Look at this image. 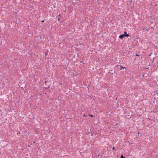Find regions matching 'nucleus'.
<instances>
[{"mask_svg":"<svg viewBox=\"0 0 158 158\" xmlns=\"http://www.w3.org/2000/svg\"><path fill=\"white\" fill-rule=\"evenodd\" d=\"M125 37V34H122L120 35L119 36V38L121 39H123V38Z\"/></svg>","mask_w":158,"mask_h":158,"instance_id":"1","label":"nucleus"},{"mask_svg":"<svg viewBox=\"0 0 158 158\" xmlns=\"http://www.w3.org/2000/svg\"><path fill=\"white\" fill-rule=\"evenodd\" d=\"M123 69H127V68H126L125 67H123L122 66V65H120V70H122Z\"/></svg>","mask_w":158,"mask_h":158,"instance_id":"2","label":"nucleus"},{"mask_svg":"<svg viewBox=\"0 0 158 158\" xmlns=\"http://www.w3.org/2000/svg\"><path fill=\"white\" fill-rule=\"evenodd\" d=\"M120 158H125V157L123 155H121L120 156Z\"/></svg>","mask_w":158,"mask_h":158,"instance_id":"3","label":"nucleus"},{"mask_svg":"<svg viewBox=\"0 0 158 158\" xmlns=\"http://www.w3.org/2000/svg\"><path fill=\"white\" fill-rule=\"evenodd\" d=\"M125 37H128L129 36V35L128 34H125Z\"/></svg>","mask_w":158,"mask_h":158,"instance_id":"4","label":"nucleus"},{"mask_svg":"<svg viewBox=\"0 0 158 158\" xmlns=\"http://www.w3.org/2000/svg\"><path fill=\"white\" fill-rule=\"evenodd\" d=\"M131 2H132L131 0H130V3H129V5H131Z\"/></svg>","mask_w":158,"mask_h":158,"instance_id":"5","label":"nucleus"},{"mask_svg":"<svg viewBox=\"0 0 158 158\" xmlns=\"http://www.w3.org/2000/svg\"><path fill=\"white\" fill-rule=\"evenodd\" d=\"M89 115L91 116V117H93L94 116L93 115L91 114H89Z\"/></svg>","mask_w":158,"mask_h":158,"instance_id":"6","label":"nucleus"},{"mask_svg":"<svg viewBox=\"0 0 158 158\" xmlns=\"http://www.w3.org/2000/svg\"><path fill=\"white\" fill-rule=\"evenodd\" d=\"M57 19L59 21H60V19L59 18H58Z\"/></svg>","mask_w":158,"mask_h":158,"instance_id":"7","label":"nucleus"},{"mask_svg":"<svg viewBox=\"0 0 158 158\" xmlns=\"http://www.w3.org/2000/svg\"><path fill=\"white\" fill-rule=\"evenodd\" d=\"M127 33V32L126 31H125L124 32V34H126Z\"/></svg>","mask_w":158,"mask_h":158,"instance_id":"8","label":"nucleus"},{"mask_svg":"<svg viewBox=\"0 0 158 158\" xmlns=\"http://www.w3.org/2000/svg\"><path fill=\"white\" fill-rule=\"evenodd\" d=\"M140 55H139V56H140ZM136 56H139V55H138V54H136Z\"/></svg>","mask_w":158,"mask_h":158,"instance_id":"9","label":"nucleus"},{"mask_svg":"<svg viewBox=\"0 0 158 158\" xmlns=\"http://www.w3.org/2000/svg\"><path fill=\"white\" fill-rule=\"evenodd\" d=\"M48 88H49V86H48V87H46L45 88V89H48Z\"/></svg>","mask_w":158,"mask_h":158,"instance_id":"10","label":"nucleus"},{"mask_svg":"<svg viewBox=\"0 0 158 158\" xmlns=\"http://www.w3.org/2000/svg\"><path fill=\"white\" fill-rule=\"evenodd\" d=\"M114 149H115V147H113V148H112V150H114Z\"/></svg>","mask_w":158,"mask_h":158,"instance_id":"11","label":"nucleus"},{"mask_svg":"<svg viewBox=\"0 0 158 158\" xmlns=\"http://www.w3.org/2000/svg\"><path fill=\"white\" fill-rule=\"evenodd\" d=\"M58 17H60V15H58Z\"/></svg>","mask_w":158,"mask_h":158,"instance_id":"12","label":"nucleus"},{"mask_svg":"<svg viewBox=\"0 0 158 158\" xmlns=\"http://www.w3.org/2000/svg\"><path fill=\"white\" fill-rule=\"evenodd\" d=\"M44 22V20H42L41 21V22L42 23V22Z\"/></svg>","mask_w":158,"mask_h":158,"instance_id":"13","label":"nucleus"},{"mask_svg":"<svg viewBox=\"0 0 158 158\" xmlns=\"http://www.w3.org/2000/svg\"><path fill=\"white\" fill-rule=\"evenodd\" d=\"M47 81H45V83H47Z\"/></svg>","mask_w":158,"mask_h":158,"instance_id":"14","label":"nucleus"},{"mask_svg":"<svg viewBox=\"0 0 158 158\" xmlns=\"http://www.w3.org/2000/svg\"><path fill=\"white\" fill-rule=\"evenodd\" d=\"M20 132H19V133H17V134H20Z\"/></svg>","mask_w":158,"mask_h":158,"instance_id":"15","label":"nucleus"},{"mask_svg":"<svg viewBox=\"0 0 158 158\" xmlns=\"http://www.w3.org/2000/svg\"><path fill=\"white\" fill-rule=\"evenodd\" d=\"M84 116H85V115H84Z\"/></svg>","mask_w":158,"mask_h":158,"instance_id":"16","label":"nucleus"},{"mask_svg":"<svg viewBox=\"0 0 158 158\" xmlns=\"http://www.w3.org/2000/svg\"><path fill=\"white\" fill-rule=\"evenodd\" d=\"M151 54L150 55H149V56H151Z\"/></svg>","mask_w":158,"mask_h":158,"instance_id":"17","label":"nucleus"},{"mask_svg":"<svg viewBox=\"0 0 158 158\" xmlns=\"http://www.w3.org/2000/svg\"><path fill=\"white\" fill-rule=\"evenodd\" d=\"M47 54H45V56H47Z\"/></svg>","mask_w":158,"mask_h":158,"instance_id":"18","label":"nucleus"},{"mask_svg":"<svg viewBox=\"0 0 158 158\" xmlns=\"http://www.w3.org/2000/svg\"><path fill=\"white\" fill-rule=\"evenodd\" d=\"M157 95H158V93H157Z\"/></svg>","mask_w":158,"mask_h":158,"instance_id":"19","label":"nucleus"}]
</instances>
